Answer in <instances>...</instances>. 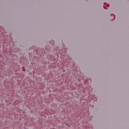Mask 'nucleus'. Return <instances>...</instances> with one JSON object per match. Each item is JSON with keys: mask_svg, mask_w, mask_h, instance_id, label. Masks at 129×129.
Instances as JSON below:
<instances>
[{"mask_svg": "<svg viewBox=\"0 0 129 129\" xmlns=\"http://www.w3.org/2000/svg\"><path fill=\"white\" fill-rule=\"evenodd\" d=\"M63 72H65V70H63Z\"/></svg>", "mask_w": 129, "mask_h": 129, "instance_id": "obj_1", "label": "nucleus"}]
</instances>
